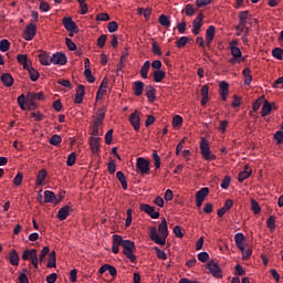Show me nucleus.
I'll use <instances>...</instances> for the list:
<instances>
[{"label": "nucleus", "mask_w": 283, "mask_h": 283, "mask_svg": "<svg viewBox=\"0 0 283 283\" xmlns=\"http://www.w3.org/2000/svg\"><path fill=\"white\" fill-rule=\"evenodd\" d=\"M149 238L153 242H155V244H160V247H165V244H167V238H169L167 219H161V224L158 226V230L156 229V227H153L150 229Z\"/></svg>", "instance_id": "nucleus-1"}, {"label": "nucleus", "mask_w": 283, "mask_h": 283, "mask_svg": "<svg viewBox=\"0 0 283 283\" xmlns=\"http://www.w3.org/2000/svg\"><path fill=\"white\" fill-rule=\"evenodd\" d=\"M122 247L124 249V255H126V258L133 263L136 262V255H134V251H136V243H134V241L130 240L122 239Z\"/></svg>", "instance_id": "nucleus-2"}, {"label": "nucleus", "mask_w": 283, "mask_h": 283, "mask_svg": "<svg viewBox=\"0 0 283 283\" xmlns=\"http://www.w3.org/2000/svg\"><path fill=\"white\" fill-rule=\"evenodd\" d=\"M22 260L24 261H28L30 260L31 261V264L34 266V269H39V262H41L39 260V256L36 255V249H27L23 251V254H22Z\"/></svg>", "instance_id": "nucleus-3"}, {"label": "nucleus", "mask_w": 283, "mask_h": 283, "mask_svg": "<svg viewBox=\"0 0 283 283\" xmlns=\"http://www.w3.org/2000/svg\"><path fill=\"white\" fill-rule=\"evenodd\" d=\"M200 151L206 160H216V155L211 153V148L209 147V142H207L205 138H201Z\"/></svg>", "instance_id": "nucleus-4"}, {"label": "nucleus", "mask_w": 283, "mask_h": 283, "mask_svg": "<svg viewBox=\"0 0 283 283\" xmlns=\"http://www.w3.org/2000/svg\"><path fill=\"white\" fill-rule=\"evenodd\" d=\"M139 209L140 211H144V213H147V216H149L153 220H158V218H160V212L156 211V208L153 206L142 203Z\"/></svg>", "instance_id": "nucleus-5"}, {"label": "nucleus", "mask_w": 283, "mask_h": 283, "mask_svg": "<svg viewBox=\"0 0 283 283\" xmlns=\"http://www.w3.org/2000/svg\"><path fill=\"white\" fill-rule=\"evenodd\" d=\"M24 41H32L36 36V24L30 23L27 25L22 34Z\"/></svg>", "instance_id": "nucleus-6"}, {"label": "nucleus", "mask_w": 283, "mask_h": 283, "mask_svg": "<svg viewBox=\"0 0 283 283\" xmlns=\"http://www.w3.org/2000/svg\"><path fill=\"white\" fill-rule=\"evenodd\" d=\"M136 167L143 176L149 174V160L143 157H138L136 161Z\"/></svg>", "instance_id": "nucleus-7"}, {"label": "nucleus", "mask_w": 283, "mask_h": 283, "mask_svg": "<svg viewBox=\"0 0 283 283\" xmlns=\"http://www.w3.org/2000/svg\"><path fill=\"white\" fill-rule=\"evenodd\" d=\"M51 63H53V65H65L67 63V56L63 52L54 53L51 56Z\"/></svg>", "instance_id": "nucleus-8"}, {"label": "nucleus", "mask_w": 283, "mask_h": 283, "mask_svg": "<svg viewBox=\"0 0 283 283\" xmlns=\"http://www.w3.org/2000/svg\"><path fill=\"white\" fill-rule=\"evenodd\" d=\"M202 19H205V13H199L192 22V34H195V36L200 34V30L202 28Z\"/></svg>", "instance_id": "nucleus-9"}, {"label": "nucleus", "mask_w": 283, "mask_h": 283, "mask_svg": "<svg viewBox=\"0 0 283 283\" xmlns=\"http://www.w3.org/2000/svg\"><path fill=\"white\" fill-rule=\"evenodd\" d=\"M62 23L67 32H78V25L72 18H63Z\"/></svg>", "instance_id": "nucleus-10"}, {"label": "nucleus", "mask_w": 283, "mask_h": 283, "mask_svg": "<svg viewBox=\"0 0 283 283\" xmlns=\"http://www.w3.org/2000/svg\"><path fill=\"white\" fill-rule=\"evenodd\" d=\"M208 269L214 277H222V270L220 269V265H218V263L213 260L208 262Z\"/></svg>", "instance_id": "nucleus-11"}, {"label": "nucleus", "mask_w": 283, "mask_h": 283, "mask_svg": "<svg viewBox=\"0 0 283 283\" xmlns=\"http://www.w3.org/2000/svg\"><path fill=\"white\" fill-rule=\"evenodd\" d=\"M88 143L93 154L101 151V137H90Z\"/></svg>", "instance_id": "nucleus-12"}, {"label": "nucleus", "mask_w": 283, "mask_h": 283, "mask_svg": "<svg viewBox=\"0 0 283 283\" xmlns=\"http://www.w3.org/2000/svg\"><path fill=\"white\" fill-rule=\"evenodd\" d=\"M109 273V275H112V277H116V275H118V271H116V268L114 265L111 264H104L99 268L98 273L101 275H103V273L107 272Z\"/></svg>", "instance_id": "nucleus-13"}, {"label": "nucleus", "mask_w": 283, "mask_h": 283, "mask_svg": "<svg viewBox=\"0 0 283 283\" xmlns=\"http://www.w3.org/2000/svg\"><path fill=\"white\" fill-rule=\"evenodd\" d=\"M85 97V86L80 84L77 86V91L75 94V98H74V103L76 105H81V103H83V98Z\"/></svg>", "instance_id": "nucleus-14"}, {"label": "nucleus", "mask_w": 283, "mask_h": 283, "mask_svg": "<svg viewBox=\"0 0 283 283\" xmlns=\"http://www.w3.org/2000/svg\"><path fill=\"white\" fill-rule=\"evenodd\" d=\"M103 127V124H96V123H92L90 129H91V138H98V136H103V133H102V128Z\"/></svg>", "instance_id": "nucleus-15"}, {"label": "nucleus", "mask_w": 283, "mask_h": 283, "mask_svg": "<svg viewBox=\"0 0 283 283\" xmlns=\"http://www.w3.org/2000/svg\"><path fill=\"white\" fill-rule=\"evenodd\" d=\"M103 120H105V108H98L93 116V123L103 125Z\"/></svg>", "instance_id": "nucleus-16"}, {"label": "nucleus", "mask_w": 283, "mask_h": 283, "mask_svg": "<svg viewBox=\"0 0 283 283\" xmlns=\"http://www.w3.org/2000/svg\"><path fill=\"white\" fill-rule=\"evenodd\" d=\"M129 122L133 125L135 132H140V116H138L136 112L130 114Z\"/></svg>", "instance_id": "nucleus-17"}, {"label": "nucleus", "mask_w": 283, "mask_h": 283, "mask_svg": "<svg viewBox=\"0 0 283 283\" xmlns=\"http://www.w3.org/2000/svg\"><path fill=\"white\" fill-rule=\"evenodd\" d=\"M1 83H3L4 87H12L14 85V77L10 73H3L1 75Z\"/></svg>", "instance_id": "nucleus-18"}, {"label": "nucleus", "mask_w": 283, "mask_h": 283, "mask_svg": "<svg viewBox=\"0 0 283 283\" xmlns=\"http://www.w3.org/2000/svg\"><path fill=\"white\" fill-rule=\"evenodd\" d=\"M118 247H123V237L118 235V234H114L113 235V247H112V251L113 253H118L119 249Z\"/></svg>", "instance_id": "nucleus-19"}, {"label": "nucleus", "mask_w": 283, "mask_h": 283, "mask_svg": "<svg viewBox=\"0 0 283 283\" xmlns=\"http://www.w3.org/2000/svg\"><path fill=\"white\" fill-rule=\"evenodd\" d=\"M213 39H216V27L210 25L206 31V41H207L208 48L209 45H211V42L213 41Z\"/></svg>", "instance_id": "nucleus-20"}, {"label": "nucleus", "mask_w": 283, "mask_h": 283, "mask_svg": "<svg viewBox=\"0 0 283 283\" xmlns=\"http://www.w3.org/2000/svg\"><path fill=\"white\" fill-rule=\"evenodd\" d=\"M70 211H72V207L64 206L57 211V219L63 221L67 220V216H70Z\"/></svg>", "instance_id": "nucleus-21"}, {"label": "nucleus", "mask_w": 283, "mask_h": 283, "mask_svg": "<svg viewBox=\"0 0 283 283\" xmlns=\"http://www.w3.org/2000/svg\"><path fill=\"white\" fill-rule=\"evenodd\" d=\"M144 91H145V83H143V81L134 82L133 92L135 96H143Z\"/></svg>", "instance_id": "nucleus-22"}, {"label": "nucleus", "mask_w": 283, "mask_h": 283, "mask_svg": "<svg viewBox=\"0 0 283 283\" xmlns=\"http://www.w3.org/2000/svg\"><path fill=\"white\" fill-rule=\"evenodd\" d=\"M219 87H220V96L222 101H227V96H229V83H227L226 81H222L219 84Z\"/></svg>", "instance_id": "nucleus-23"}, {"label": "nucleus", "mask_w": 283, "mask_h": 283, "mask_svg": "<svg viewBox=\"0 0 283 283\" xmlns=\"http://www.w3.org/2000/svg\"><path fill=\"white\" fill-rule=\"evenodd\" d=\"M39 61L41 65H52V56H50V53L48 52L40 53Z\"/></svg>", "instance_id": "nucleus-24"}, {"label": "nucleus", "mask_w": 283, "mask_h": 283, "mask_svg": "<svg viewBox=\"0 0 283 283\" xmlns=\"http://www.w3.org/2000/svg\"><path fill=\"white\" fill-rule=\"evenodd\" d=\"M232 207H233V200L231 199L226 200L224 206L218 210V217L222 218L224 213H227L229 209H231Z\"/></svg>", "instance_id": "nucleus-25"}, {"label": "nucleus", "mask_w": 283, "mask_h": 283, "mask_svg": "<svg viewBox=\"0 0 283 283\" xmlns=\"http://www.w3.org/2000/svg\"><path fill=\"white\" fill-rule=\"evenodd\" d=\"M234 242L240 251H244V234L242 232L234 235Z\"/></svg>", "instance_id": "nucleus-26"}, {"label": "nucleus", "mask_w": 283, "mask_h": 283, "mask_svg": "<svg viewBox=\"0 0 283 283\" xmlns=\"http://www.w3.org/2000/svg\"><path fill=\"white\" fill-rule=\"evenodd\" d=\"M45 178H48V170L41 169L36 176V180H35L36 187H41V185L45 182Z\"/></svg>", "instance_id": "nucleus-27"}, {"label": "nucleus", "mask_w": 283, "mask_h": 283, "mask_svg": "<svg viewBox=\"0 0 283 283\" xmlns=\"http://www.w3.org/2000/svg\"><path fill=\"white\" fill-rule=\"evenodd\" d=\"M43 98H45V96L43 95L42 92L27 94V101H30L31 105L32 103H34V101H43Z\"/></svg>", "instance_id": "nucleus-28"}, {"label": "nucleus", "mask_w": 283, "mask_h": 283, "mask_svg": "<svg viewBox=\"0 0 283 283\" xmlns=\"http://www.w3.org/2000/svg\"><path fill=\"white\" fill-rule=\"evenodd\" d=\"M251 174H252L251 168L249 167V165H245L244 170L239 174V177H238L239 182H244V180H247V178H249Z\"/></svg>", "instance_id": "nucleus-29"}, {"label": "nucleus", "mask_w": 283, "mask_h": 283, "mask_svg": "<svg viewBox=\"0 0 283 283\" xmlns=\"http://www.w3.org/2000/svg\"><path fill=\"white\" fill-rule=\"evenodd\" d=\"M19 253L17 252V250H11V252L9 253L10 264H12V266H19Z\"/></svg>", "instance_id": "nucleus-30"}, {"label": "nucleus", "mask_w": 283, "mask_h": 283, "mask_svg": "<svg viewBox=\"0 0 283 283\" xmlns=\"http://www.w3.org/2000/svg\"><path fill=\"white\" fill-rule=\"evenodd\" d=\"M146 96L149 101V103H154L156 101V88L151 85L146 86Z\"/></svg>", "instance_id": "nucleus-31"}, {"label": "nucleus", "mask_w": 283, "mask_h": 283, "mask_svg": "<svg viewBox=\"0 0 283 283\" xmlns=\"http://www.w3.org/2000/svg\"><path fill=\"white\" fill-rule=\"evenodd\" d=\"M17 61H18V63H20V65H23V70H30V63L28 61V55L19 54L17 56Z\"/></svg>", "instance_id": "nucleus-32"}, {"label": "nucleus", "mask_w": 283, "mask_h": 283, "mask_svg": "<svg viewBox=\"0 0 283 283\" xmlns=\"http://www.w3.org/2000/svg\"><path fill=\"white\" fill-rule=\"evenodd\" d=\"M151 67V63L149 61H146L140 71H139V74L142 76V78H148V73H149V69Z\"/></svg>", "instance_id": "nucleus-33"}, {"label": "nucleus", "mask_w": 283, "mask_h": 283, "mask_svg": "<svg viewBox=\"0 0 283 283\" xmlns=\"http://www.w3.org/2000/svg\"><path fill=\"white\" fill-rule=\"evenodd\" d=\"M48 269H56V251L49 253V262L46 264Z\"/></svg>", "instance_id": "nucleus-34"}, {"label": "nucleus", "mask_w": 283, "mask_h": 283, "mask_svg": "<svg viewBox=\"0 0 283 283\" xmlns=\"http://www.w3.org/2000/svg\"><path fill=\"white\" fill-rule=\"evenodd\" d=\"M272 111L273 106L271 105V103H269V101H265L261 109V116L264 118V116H269V114H271Z\"/></svg>", "instance_id": "nucleus-35"}, {"label": "nucleus", "mask_w": 283, "mask_h": 283, "mask_svg": "<svg viewBox=\"0 0 283 283\" xmlns=\"http://www.w3.org/2000/svg\"><path fill=\"white\" fill-rule=\"evenodd\" d=\"M116 178L120 182L122 188L127 191V178L125 177V174L123 171L116 172Z\"/></svg>", "instance_id": "nucleus-36"}, {"label": "nucleus", "mask_w": 283, "mask_h": 283, "mask_svg": "<svg viewBox=\"0 0 283 283\" xmlns=\"http://www.w3.org/2000/svg\"><path fill=\"white\" fill-rule=\"evenodd\" d=\"M158 23H160L163 28H171V20L166 14L159 15Z\"/></svg>", "instance_id": "nucleus-37"}, {"label": "nucleus", "mask_w": 283, "mask_h": 283, "mask_svg": "<svg viewBox=\"0 0 283 283\" xmlns=\"http://www.w3.org/2000/svg\"><path fill=\"white\" fill-rule=\"evenodd\" d=\"M25 70L29 72V76L33 83L39 81V77L41 76V74H39V71H36V69L29 66V69H25Z\"/></svg>", "instance_id": "nucleus-38"}, {"label": "nucleus", "mask_w": 283, "mask_h": 283, "mask_svg": "<svg viewBox=\"0 0 283 283\" xmlns=\"http://www.w3.org/2000/svg\"><path fill=\"white\" fill-rule=\"evenodd\" d=\"M201 105L205 107V105H207V102L209 101V86L203 85L201 88Z\"/></svg>", "instance_id": "nucleus-39"}, {"label": "nucleus", "mask_w": 283, "mask_h": 283, "mask_svg": "<svg viewBox=\"0 0 283 283\" xmlns=\"http://www.w3.org/2000/svg\"><path fill=\"white\" fill-rule=\"evenodd\" d=\"M165 76H166V73H165V71H161V70L155 71L153 73V78H154L155 83H161L163 80L165 78Z\"/></svg>", "instance_id": "nucleus-40"}, {"label": "nucleus", "mask_w": 283, "mask_h": 283, "mask_svg": "<svg viewBox=\"0 0 283 283\" xmlns=\"http://www.w3.org/2000/svg\"><path fill=\"white\" fill-rule=\"evenodd\" d=\"M242 74H243V76H244V84H245V85H251V82L253 81V76H251V69L245 67V69L242 71Z\"/></svg>", "instance_id": "nucleus-41"}, {"label": "nucleus", "mask_w": 283, "mask_h": 283, "mask_svg": "<svg viewBox=\"0 0 283 283\" xmlns=\"http://www.w3.org/2000/svg\"><path fill=\"white\" fill-rule=\"evenodd\" d=\"M44 202H56V195L53 191H44Z\"/></svg>", "instance_id": "nucleus-42"}, {"label": "nucleus", "mask_w": 283, "mask_h": 283, "mask_svg": "<svg viewBox=\"0 0 283 283\" xmlns=\"http://www.w3.org/2000/svg\"><path fill=\"white\" fill-rule=\"evenodd\" d=\"M206 196H209V188L207 187L201 188L199 191H197L196 200H205Z\"/></svg>", "instance_id": "nucleus-43"}, {"label": "nucleus", "mask_w": 283, "mask_h": 283, "mask_svg": "<svg viewBox=\"0 0 283 283\" xmlns=\"http://www.w3.org/2000/svg\"><path fill=\"white\" fill-rule=\"evenodd\" d=\"M50 145H53L54 147H59V145H61V143H63V138L61 137V135H53L50 140H49Z\"/></svg>", "instance_id": "nucleus-44"}, {"label": "nucleus", "mask_w": 283, "mask_h": 283, "mask_svg": "<svg viewBox=\"0 0 283 283\" xmlns=\"http://www.w3.org/2000/svg\"><path fill=\"white\" fill-rule=\"evenodd\" d=\"M248 19H249V11H241L239 13V23H241V27L247 25Z\"/></svg>", "instance_id": "nucleus-45"}, {"label": "nucleus", "mask_w": 283, "mask_h": 283, "mask_svg": "<svg viewBox=\"0 0 283 283\" xmlns=\"http://www.w3.org/2000/svg\"><path fill=\"white\" fill-rule=\"evenodd\" d=\"M272 56L277 59V61H282L283 59V49L282 48H274L272 50Z\"/></svg>", "instance_id": "nucleus-46"}, {"label": "nucleus", "mask_w": 283, "mask_h": 283, "mask_svg": "<svg viewBox=\"0 0 283 283\" xmlns=\"http://www.w3.org/2000/svg\"><path fill=\"white\" fill-rule=\"evenodd\" d=\"M75 163H76V153L73 151L67 156L66 165L67 167H74Z\"/></svg>", "instance_id": "nucleus-47"}, {"label": "nucleus", "mask_w": 283, "mask_h": 283, "mask_svg": "<svg viewBox=\"0 0 283 283\" xmlns=\"http://www.w3.org/2000/svg\"><path fill=\"white\" fill-rule=\"evenodd\" d=\"M251 209L255 216L262 211V208H260V203L255 201V199H251Z\"/></svg>", "instance_id": "nucleus-48"}, {"label": "nucleus", "mask_w": 283, "mask_h": 283, "mask_svg": "<svg viewBox=\"0 0 283 283\" xmlns=\"http://www.w3.org/2000/svg\"><path fill=\"white\" fill-rule=\"evenodd\" d=\"M231 54L234 59H242V51L238 46H231Z\"/></svg>", "instance_id": "nucleus-49"}, {"label": "nucleus", "mask_w": 283, "mask_h": 283, "mask_svg": "<svg viewBox=\"0 0 283 283\" xmlns=\"http://www.w3.org/2000/svg\"><path fill=\"white\" fill-rule=\"evenodd\" d=\"M10 50V41L3 39L0 41V52H8Z\"/></svg>", "instance_id": "nucleus-50"}, {"label": "nucleus", "mask_w": 283, "mask_h": 283, "mask_svg": "<svg viewBox=\"0 0 283 283\" xmlns=\"http://www.w3.org/2000/svg\"><path fill=\"white\" fill-rule=\"evenodd\" d=\"M84 76L86 78V81L88 83H94V81H96V78L94 77V75H92V70L91 69H85L84 71Z\"/></svg>", "instance_id": "nucleus-51"}, {"label": "nucleus", "mask_w": 283, "mask_h": 283, "mask_svg": "<svg viewBox=\"0 0 283 283\" xmlns=\"http://www.w3.org/2000/svg\"><path fill=\"white\" fill-rule=\"evenodd\" d=\"M266 227L270 229V231H274L275 230V216H271L266 220Z\"/></svg>", "instance_id": "nucleus-52"}, {"label": "nucleus", "mask_w": 283, "mask_h": 283, "mask_svg": "<svg viewBox=\"0 0 283 283\" xmlns=\"http://www.w3.org/2000/svg\"><path fill=\"white\" fill-rule=\"evenodd\" d=\"M188 42H189L188 36H181L179 40H177L176 46L177 48H185V45H187Z\"/></svg>", "instance_id": "nucleus-53"}, {"label": "nucleus", "mask_w": 283, "mask_h": 283, "mask_svg": "<svg viewBox=\"0 0 283 283\" xmlns=\"http://www.w3.org/2000/svg\"><path fill=\"white\" fill-rule=\"evenodd\" d=\"M156 255L159 260H167V253L165 251L160 250V248L155 247Z\"/></svg>", "instance_id": "nucleus-54"}, {"label": "nucleus", "mask_w": 283, "mask_h": 283, "mask_svg": "<svg viewBox=\"0 0 283 283\" xmlns=\"http://www.w3.org/2000/svg\"><path fill=\"white\" fill-rule=\"evenodd\" d=\"M186 15L193 17L196 14V9H193V4H186Z\"/></svg>", "instance_id": "nucleus-55"}, {"label": "nucleus", "mask_w": 283, "mask_h": 283, "mask_svg": "<svg viewBox=\"0 0 283 283\" xmlns=\"http://www.w3.org/2000/svg\"><path fill=\"white\" fill-rule=\"evenodd\" d=\"M107 30H108V32H111V34H114V32H116V30H118V23L116 21L109 22L107 25Z\"/></svg>", "instance_id": "nucleus-56"}, {"label": "nucleus", "mask_w": 283, "mask_h": 283, "mask_svg": "<svg viewBox=\"0 0 283 283\" xmlns=\"http://www.w3.org/2000/svg\"><path fill=\"white\" fill-rule=\"evenodd\" d=\"M48 253H50V247H44L40 253V258H38L40 260V263L43 262V260H45Z\"/></svg>", "instance_id": "nucleus-57"}, {"label": "nucleus", "mask_w": 283, "mask_h": 283, "mask_svg": "<svg viewBox=\"0 0 283 283\" xmlns=\"http://www.w3.org/2000/svg\"><path fill=\"white\" fill-rule=\"evenodd\" d=\"M65 43L71 52H76V44L70 38H65Z\"/></svg>", "instance_id": "nucleus-58"}, {"label": "nucleus", "mask_w": 283, "mask_h": 283, "mask_svg": "<svg viewBox=\"0 0 283 283\" xmlns=\"http://www.w3.org/2000/svg\"><path fill=\"white\" fill-rule=\"evenodd\" d=\"M182 125V117L180 115H176L172 118V127H180Z\"/></svg>", "instance_id": "nucleus-59"}, {"label": "nucleus", "mask_w": 283, "mask_h": 283, "mask_svg": "<svg viewBox=\"0 0 283 283\" xmlns=\"http://www.w3.org/2000/svg\"><path fill=\"white\" fill-rule=\"evenodd\" d=\"M105 43H107V34H102L98 39H97V45L99 48H105Z\"/></svg>", "instance_id": "nucleus-60"}, {"label": "nucleus", "mask_w": 283, "mask_h": 283, "mask_svg": "<svg viewBox=\"0 0 283 283\" xmlns=\"http://www.w3.org/2000/svg\"><path fill=\"white\" fill-rule=\"evenodd\" d=\"M153 158H154V161H155L156 169H160V156H158L157 150H154Z\"/></svg>", "instance_id": "nucleus-61"}, {"label": "nucleus", "mask_w": 283, "mask_h": 283, "mask_svg": "<svg viewBox=\"0 0 283 283\" xmlns=\"http://www.w3.org/2000/svg\"><path fill=\"white\" fill-rule=\"evenodd\" d=\"M274 140H276L277 145H282V143H283V132L282 130H277L274 134Z\"/></svg>", "instance_id": "nucleus-62"}, {"label": "nucleus", "mask_w": 283, "mask_h": 283, "mask_svg": "<svg viewBox=\"0 0 283 283\" xmlns=\"http://www.w3.org/2000/svg\"><path fill=\"white\" fill-rule=\"evenodd\" d=\"M108 174L114 175L116 174V163L114 160H111L107 166Z\"/></svg>", "instance_id": "nucleus-63"}, {"label": "nucleus", "mask_w": 283, "mask_h": 283, "mask_svg": "<svg viewBox=\"0 0 283 283\" xmlns=\"http://www.w3.org/2000/svg\"><path fill=\"white\" fill-rule=\"evenodd\" d=\"M273 87L282 90L283 88V76L279 77L274 83Z\"/></svg>", "instance_id": "nucleus-64"}]
</instances>
